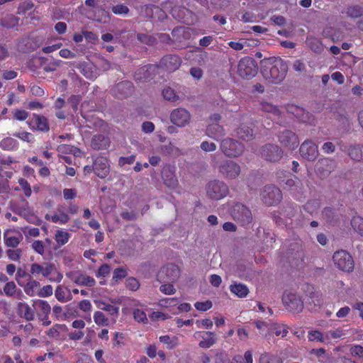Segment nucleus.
<instances>
[{"instance_id":"nucleus-1","label":"nucleus","mask_w":363,"mask_h":363,"mask_svg":"<svg viewBox=\"0 0 363 363\" xmlns=\"http://www.w3.org/2000/svg\"><path fill=\"white\" fill-rule=\"evenodd\" d=\"M287 64L281 58H268L262 61L261 73L271 84H280L286 77Z\"/></svg>"},{"instance_id":"nucleus-2","label":"nucleus","mask_w":363,"mask_h":363,"mask_svg":"<svg viewBox=\"0 0 363 363\" xmlns=\"http://www.w3.org/2000/svg\"><path fill=\"white\" fill-rule=\"evenodd\" d=\"M30 272L34 276L42 275L49 278L51 281L60 282L63 275L52 263L44 262L43 264L33 263L30 266Z\"/></svg>"},{"instance_id":"nucleus-3","label":"nucleus","mask_w":363,"mask_h":363,"mask_svg":"<svg viewBox=\"0 0 363 363\" xmlns=\"http://www.w3.org/2000/svg\"><path fill=\"white\" fill-rule=\"evenodd\" d=\"M230 214L233 220L242 226H247L253 220L251 210L241 203H236L233 206Z\"/></svg>"},{"instance_id":"nucleus-4","label":"nucleus","mask_w":363,"mask_h":363,"mask_svg":"<svg viewBox=\"0 0 363 363\" xmlns=\"http://www.w3.org/2000/svg\"><path fill=\"white\" fill-rule=\"evenodd\" d=\"M282 303L286 309L294 313H299L303 309V301L296 292L285 291L282 296Z\"/></svg>"},{"instance_id":"nucleus-5","label":"nucleus","mask_w":363,"mask_h":363,"mask_svg":"<svg viewBox=\"0 0 363 363\" xmlns=\"http://www.w3.org/2000/svg\"><path fill=\"white\" fill-rule=\"evenodd\" d=\"M237 72L242 79H250L257 74V63L253 58L245 57L239 61Z\"/></svg>"},{"instance_id":"nucleus-6","label":"nucleus","mask_w":363,"mask_h":363,"mask_svg":"<svg viewBox=\"0 0 363 363\" xmlns=\"http://www.w3.org/2000/svg\"><path fill=\"white\" fill-rule=\"evenodd\" d=\"M229 192L228 185L220 180H213L208 183L206 186L207 196L214 200H220L225 197Z\"/></svg>"},{"instance_id":"nucleus-7","label":"nucleus","mask_w":363,"mask_h":363,"mask_svg":"<svg viewBox=\"0 0 363 363\" xmlns=\"http://www.w3.org/2000/svg\"><path fill=\"white\" fill-rule=\"evenodd\" d=\"M333 260L337 268L343 272H352L354 269L353 258L346 250H341L335 252L333 256Z\"/></svg>"},{"instance_id":"nucleus-8","label":"nucleus","mask_w":363,"mask_h":363,"mask_svg":"<svg viewBox=\"0 0 363 363\" xmlns=\"http://www.w3.org/2000/svg\"><path fill=\"white\" fill-rule=\"evenodd\" d=\"M220 148L222 152L229 157H238L242 154L245 150L242 143L232 138L223 140Z\"/></svg>"},{"instance_id":"nucleus-9","label":"nucleus","mask_w":363,"mask_h":363,"mask_svg":"<svg viewBox=\"0 0 363 363\" xmlns=\"http://www.w3.org/2000/svg\"><path fill=\"white\" fill-rule=\"evenodd\" d=\"M261 196L263 202L267 206H275L282 199L281 190L273 184L265 186Z\"/></svg>"},{"instance_id":"nucleus-10","label":"nucleus","mask_w":363,"mask_h":363,"mask_svg":"<svg viewBox=\"0 0 363 363\" xmlns=\"http://www.w3.org/2000/svg\"><path fill=\"white\" fill-rule=\"evenodd\" d=\"M179 275V269L174 264H168L162 267L157 274V279L160 283L175 281Z\"/></svg>"},{"instance_id":"nucleus-11","label":"nucleus","mask_w":363,"mask_h":363,"mask_svg":"<svg viewBox=\"0 0 363 363\" xmlns=\"http://www.w3.org/2000/svg\"><path fill=\"white\" fill-rule=\"evenodd\" d=\"M262 157L271 162L279 161L283 156V151L276 145L267 144L261 148Z\"/></svg>"},{"instance_id":"nucleus-12","label":"nucleus","mask_w":363,"mask_h":363,"mask_svg":"<svg viewBox=\"0 0 363 363\" xmlns=\"http://www.w3.org/2000/svg\"><path fill=\"white\" fill-rule=\"evenodd\" d=\"M219 172L226 179H235L240 173V167L235 162L225 160L218 167Z\"/></svg>"},{"instance_id":"nucleus-13","label":"nucleus","mask_w":363,"mask_h":363,"mask_svg":"<svg viewBox=\"0 0 363 363\" xmlns=\"http://www.w3.org/2000/svg\"><path fill=\"white\" fill-rule=\"evenodd\" d=\"M279 141L286 148L294 150L298 147L299 140L295 133L284 130L278 135Z\"/></svg>"},{"instance_id":"nucleus-14","label":"nucleus","mask_w":363,"mask_h":363,"mask_svg":"<svg viewBox=\"0 0 363 363\" xmlns=\"http://www.w3.org/2000/svg\"><path fill=\"white\" fill-rule=\"evenodd\" d=\"M94 172L101 179L106 178L110 172V164L106 157L99 155L93 161Z\"/></svg>"},{"instance_id":"nucleus-15","label":"nucleus","mask_w":363,"mask_h":363,"mask_svg":"<svg viewBox=\"0 0 363 363\" xmlns=\"http://www.w3.org/2000/svg\"><path fill=\"white\" fill-rule=\"evenodd\" d=\"M191 120L190 113L184 108L174 109L170 114L171 122L178 127H184Z\"/></svg>"},{"instance_id":"nucleus-16","label":"nucleus","mask_w":363,"mask_h":363,"mask_svg":"<svg viewBox=\"0 0 363 363\" xmlns=\"http://www.w3.org/2000/svg\"><path fill=\"white\" fill-rule=\"evenodd\" d=\"M182 60L179 56L177 55H164L157 66L167 72H174L180 67Z\"/></svg>"},{"instance_id":"nucleus-17","label":"nucleus","mask_w":363,"mask_h":363,"mask_svg":"<svg viewBox=\"0 0 363 363\" xmlns=\"http://www.w3.org/2000/svg\"><path fill=\"white\" fill-rule=\"evenodd\" d=\"M301 156L308 161H314L318 156V146L310 140H305L300 147Z\"/></svg>"},{"instance_id":"nucleus-18","label":"nucleus","mask_w":363,"mask_h":363,"mask_svg":"<svg viewBox=\"0 0 363 363\" xmlns=\"http://www.w3.org/2000/svg\"><path fill=\"white\" fill-rule=\"evenodd\" d=\"M112 94L120 99H125L134 91V86L130 81H123L114 86L111 90Z\"/></svg>"},{"instance_id":"nucleus-19","label":"nucleus","mask_w":363,"mask_h":363,"mask_svg":"<svg viewBox=\"0 0 363 363\" xmlns=\"http://www.w3.org/2000/svg\"><path fill=\"white\" fill-rule=\"evenodd\" d=\"M195 339L201 338L199 343V346L203 349H208L215 345L217 342L216 334L211 331H196L194 334Z\"/></svg>"},{"instance_id":"nucleus-20","label":"nucleus","mask_w":363,"mask_h":363,"mask_svg":"<svg viewBox=\"0 0 363 363\" xmlns=\"http://www.w3.org/2000/svg\"><path fill=\"white\" fill-rule=\"evenodd\" d=\"M162 178L164 184L170 189H175L179 184L174 167L170 165L164 167L162 171Z\"/></svg>"},{"instance_id":"nucleus-21","label":"nucleus","mask_w":363,"mask_h":363,"mask_svg":"<svg viewBox=\"0 0 363 363\" xmlns=\"http://www.w3.org/2000/svg\"><path fill=\"white\" fill-rule=\"evenodd\" d=\"M157 66L155 65H147L138 68L135 74L134 79L136 82H146L153 78L152 72L155 71Z\"/></svg>"},{"instance_id":"nucleus-22","label":"nucleus","mask_w":363,"mask_h":363,"mask_svg":"<svg viewBox=\"0 0 363 363\" xmlns=\"http://www.w3.org/2000/svg\"><path fill=\"white\" fill-rule=\"evenodd\" d=\"M334 169V162L327 158L318 160L315 165V170L322 179L327 177Z\"/></svg>"},{"instance_id":"nucleus-23","label":"nucleus","mask_w":363,"mask_h":363,"mask_svg":"<svg viewBox=\"0 0 363 363\" xmlns=\"http://www.w3.org/2000/svg\"><path fill=\"white\" fill-rule=\"evenodd\" d=\"M111 145L110 138L104 134L94 135L91 140L90 146L94 150H107Z\"/></svg>"},{"instance_id":"nucleus-24","label":"nucleus","mask_w":363,"mask_h":363,"mask_svg":"<svg viewBox=\"0 0 363 363\" xmlns=\"http://www.w3.org/2000/svg\"><path fill=\"white\" fill-rule=\"evenodd\" d=\"M33 123L35 124L33 128L39 131L45 133L48 132L50 130L48 121L44 116L34 113L33 115L32 120L28 122L30 125H31Z\"/></svg>"},{"instance_id":"nucleus-25","label":"nucleus","mask_w":363,"mask_h":363,"mask_svg":"<svg viewBox=\"0 0 363 363\" xmlns=\"http://www.w3.org/2000/svg\"><path fill=\"white\" fill-rule=\"evenodd\" d=\"M71 279L79 286L92 287L96 285L95 279L88 275L77 272L70 275Z\"/></svg>"},{"instance_id":"nucleus-26","label":"nucleus","mask_w":363,"mask_h":363,"mask_svg":"<svg viewBox=\"0 0 363 363\" xmlns=\"http://www.w3.org/2000/svg\"><path fill=\"white\" fill-rule=\"evenodd\" d=\"M174 40L182 43L183 40H189L191 35L190 28L179 26L174 28L172 31Z\"/></svg>"},{"instance_id":"nucleus-27","label":"nucleus","mask_w":363,"mask_h":363,"mask_svg":"<svg viewBox=\"0 0 363 363\" xmlns=\"http://www.w3.org/2000/svg\"><path fill=\"white\" fill-rule=\"evenodd\" d=\"M206 135L216 140H219L224 136L225 130L218 123H213L207 126Z\"/></svg>"},{"instance_id":"nucleus-28","label":"nucleus","mask_w":363,"mask_h":363,"mask_svg":"<svg viewBox=\"0 0 363 363\" xmlns=\"http://www.w3.org/2000/svg\"><path fill=\"white\" fill-rule=\"evenodd\" d=\"M96 307L101 310L106 311L108 315L113 316L114 318V320L116 321V318L118 316L119 314V307L111 304L108 302H106L104 301H97L95 302Z\"/></svg>"},{"instance_id":"nucleus-29","label":"nucleus","mask_w":363,"mask_h":363,"mask_svg":"<svg viewBox=\"0 0 363 363\" xmlns=\"http://www.w3.org/2000/svg\"><path fill=\"white\" fill-rule=\"evenodd\" d=\"M235 135L243 140H251L254 138L253 129L245 123H241L235 130Z\"/></svg>"},{"instance_id":"nucleus-30","label":"nucleus","mask_w":363,"mask_h":363,"mask_svg":"<svg viewBox=\"0 0 363 363\" xmlns=\"http://www.w3.org/2000/svg\"><path fill=\"white\" fill-rule=\"evenodd\" d=\"M55 296L61 303H66L72 299V295L70 289L62 285H59L56 287Z\"/></svg>"},{"instance_id":"nucleus-31","label":"nucleus","mask_w":363,"mask_h":363,"mask_svg":"<svg viewBox=\"0 0 363 363\" xmlns=\"http://www.w3.org/2000/svg\"><path fill=\"white\" fill-rule=\"evenodd\" d=\"M17 313L26 320H32L34 318V310L27 303L19 302L17 306Z\"/></svg>"},{"instance_id":"nucleus-32","label":"nucleus","mask_w":363,"mask_h":363,"mask_svg":"<svg viewBox=\"0 0 363 363\" xmlns=\"http://www.w3.org/2000/svg\"><path fill=\"white\" fill-rule=\"evenodd\" d=\"M306 43L308 48L316 54H320L324 50V45L322 41L315 36H308L306 40Z\"/></svg>"},{"instance_id":"nucleus-33","label":"nucleus","mask_w":363,"mask_h":363,"mask_svg":"<svg viewBox=\"0 0 363 363\" xmlns=\"http://www.w3.org/2000/svg\"><path fill=\"white\" fill-rule=\"evenodd\" d=\"M348 155L353 160L363 162V145H351L348 149Z\"/></svg>"},{"instance_id":"nucleus-34","label":"nucleus","mask_w":363,"mask_h":363,"mask_svg":"<svg viewBox=\"0 0 363 363\" xmlns=\"http://www.w3.org/2000/svg\"><path fill=\"white\" fill-rule=\"evenodd\" d=\"M20 18L13 14H8L1 19L2 26L8 28H14L19 25Z\"/></svg>"},{"instance_id":"nucleus-35","label":"nucleus","mask_w":363,"mask_h":363,"mask_svg":"<svg viewBox=\"0 0 363 363\" xmlns=\"http://www.w3.org/2000/svg\"><path fill=\"white\" fill-rule=\"evenodd\" d=\"M231 293L235 294L239 298H245L249 293V289L243 284H234L230 286Z\"/></svg>"},{"instance_id":"nucleus-36","label":"nucleus","mask_w":363,"mask_h":363,"mask_svg":"<svg viewBox=\"0 0 363 363\" xmlns=\"http://www.w3.org/2000/svg\"><path fill=\"white\" fill-rule=\"evenodd\" d=\"M259 363H283V360L277 354L264 352L260 355Z\"/></svg>"},{"instance_id":"nucleus-37","label":"nucleus","mask_w":363,"mask_h":363,"mask_svg":"<svg viewBox=\"0 0 363 363\" xmlns=\"http://www.w3.org/2000/svg\"><path fill=\"white\" fill-rule=\"evenodd\" d=\"M294 116L301 122L306 123H311L314 120L313 116L301 106H298Z\"/></svg>"},{"instance_id":"nucleus-38","label":"nucleus","mask_w":363,"mask_h":363,"mask_svg":"<svg viewBox=\"0 0 363 363\" xmlns=\"http://www.w3.org/2000/svg\"><path fill=\"white\" fill-rule=\"evenodd\" d=\"M70 238L71 234H69L68 232L62 230H57L55 234L54 239L57 246L62 247L68 242Z\"/></svg>"},{"instance_id":"nucleus-39","label":"nucleus","mask_w":363,"mask_h":363,"mask_svg":"<svg viewBox=\"0 0 363 363\" xmlns=\"http://www.w3.org/2000/svg\"><path fill=\"white\" fill-rule=\"evenodd\" d=\"M21 239V235H11L10 232H5L4 233V243L9 247H16L19 245Z\"/></svg>"},{"instance_id":"nucleus-40","label":"nucleus","mask_w":363,"mask_h":363,"mask_svg":"<svg viewBox=\"0 0 363 363\" xmlns=\"http://www.w3.org/2000/svg\"><path fill=\"white\" fill-rule=\"evenodd\" d=\"M67 327L65 324H55L50 328L46 334L52 338H59L61 333L67 331Z\"/></svg>"},{"instance_id":"nucleus-41","label":"nucleus","mask_w":363,"mask_h":363,"mask_svg":"<svg viewBox=\"0 0 363 363\" xmlns=\"http://www.w3.org/2000/svg\"><path fill=\"white\" fill-rule=\"evenodd\" d=\"M128 269L126 267H117L113 272L111 279L112 284H118L122 279L128 276Z\"/></svg>"},{"instance_id":"nucleus-42","label":"nucleus","mask_w":363,"mask_h":363,"mask_svg":"<svg viewBox=\"0 0 363 363\" xmlns=\"http://www.w3.org/2000/svg\"><path fill=\"white\" fill-rule=\"evenodd\" d=\"M346 333L345 330L341 328L330 330L325 332L326 341H329L330 340H336L339 339H343Z\"/></svg>"},{"instance_id":"nucleus-43","label":"nucleus","mask_w":363,"mask_h":363,"mask_svg":"<svg viewBox=\"0 0 363 363\" xmlns=\"http://www.w3.org/2000/svg\"><path fill=\"white\" fill-rule=\"evenodd\" d=\"M350 223L352 229L363 238V218L359 216H353Z\"/></svg>"},{"instance_id":"nucleus-44","label":"nucleus","mask_w":363,"mask_h":363,"mask_svg":"<svg viewBox=\"0 0 363 363\" xmlns=\"http://www.w3.org/2000/svg\"><path fill=\"white\" fill-rule=\"evenodd\" d=\"M308 340L311 342H326L325 333L323 334L318 330H309L308 333Z\"/></svg>"},{"instance_id":"nucleus-45","label":"nucleus","mask_w":363,"mask_h":363,"mask_svg":"<svg viewBox=\"0 0 363 363\" xmlns=\"http://www.w3.org/2000/svg\"><path fill=\"white\" fill-rule=\"evenodd\" d=\"M160 341L167 345V348L172 350L176 347L179 344V339L177 337L174 336L170 337L169 335H162L160 337Z\"/></svg>"},{"instance_id":"nucleus-46","label":"nucleus","mask_w":363,"mask_h":363,"mask_svg":"<svg viewBox=\"0 0 363 363\" xmlns=\"http://www.w3.org/2000/svg\"><path fill=\"white\" fill-rule=\"evenodd\" d=\"M137 39L141 43H144L150 46L155 45L157 41V39L155 36L146 33H138L137 35Z\"/></svg>"},{"instance_id":"nucleus-47","label":"nucleus","mask_w":363,"mask_h":363,"mask_svg":"<svg viewBox=\"0 0 363 363\" xmlns=\"http://www.w3.org/2000/svg\"><path fill=\"white\" fill-rule=\"evenodd\" d=\"M36 306L38 310V315H44L45 318H48L51 311L50 304L46 301L39 300L36 303Z\"/></svg>"},{"instance_id":"nucleus-48","label":"nucleus","mask_w":363,"mask_h":363,"mask_svg":"<svg viewBox=\"0 0 363 363\" xmlns=\"http://www.w3.org/2000/svg\"><path fill=\"white\" fill-rule=\"evenodd\" d=\"M301 186L302 183L300 179L297 177L294 176L293 177L286 180L284 188L289 191H295L297 188H299Z\"/></svg>"},{"instance_id":"nucleus-49","label":"nucleus","mask_w":363,"mask_h":363,"mask_svg":"<svg viewBox=\"0 0 363 363\" xmlns=\"http://www.w3.org/2000/svg\"><path fill=\"white\" fill-rule=\"evenodd\" d=\"M0 147L3 150H13L18 147V142L16 140L8 137L0 142Z\"/></svg>"},{"instance_id":"nucleus-50","label":"nucleus","mask_w":363,"mask_h":363,"mask_svg":"<svg viewBox=\"0 0 363 363\" xmlns=\"http://www.w3.org/2000/svg\"><path fill=\"white\" fill-rule=\"evenodd\" d=\"M346 15L353 18H359L363 16V8L359 5L349 6L347 8Z\"/></svg>"},{"instance_id":"nucleus-51","label":"nucleus","mask_w":363,"mask_h":363,"mask_svg":"<svg viewBox=\"0 0 363 363\" xmlns=\"http://www.w3.org/2000/svg\"><path fill=\"white\" fill-rule=\"evenodd\" d=\"M232 363H253L252 352L247 350L244 354V357L240 354L234 356Z\"/></svg>"},{"instance_id":"nucleus-52","label":"nucleus","mask_w":363,"mask_h":363,"mask_svg":"<svg viewBox=\"0 0 363 363\" xmlns=\"http://www.w3.org/2000/svg\"><path fill=\"white\" fill-rule=\"evenodd\" d=\"M320 204V201L317 199L310 200L303 206V209L311 215H313L318 211Z\"/></svg>"},{"instance_id":"nucleus-53","label":"nucleus","mask_w":363,"mask_h":363,"mask_svg":"<svg viewBox=\"0 0 363 363\" xmlns=\"http://www.w3.org/2000/svg\"><path fill=\"white\" fill-rule=\"evenodd\" d=\"M93 318L95 323L99 326H107L109 324L108 318L100 311L94 312Z\"/></svg>"},{"instance_id":"nucleus-54","label":"nucleus","mask_w":363,"mask_h":363,"mask_svg":"<svg viewBox=\"0 0 363 363\" xmlns=\"http://www.w3.org/2000/svg\"><path fill=\"white\" fill-rule=\"evenodd\" d=\"M39 286L40 283L38 281L30 279L24 286V291L28 296H33Z\"/></svg>"},{"instance_id":"nucleus-55","label":"nucleus","mask_w":363,"mask_h":363,"mask_svg":"<svg viewBox=\"0 0 363 363\" xmlns=\"http://www.w3.org/2000/svg\"><path fill=\"white\" fill-rule=\"evenodd\" d=\"M46 218L48 220H50L52 223H60V224H65L70 219L68 214L65 213H61L60 214H54V215L51 216L50 218H48V216H47Z\"/></svg>"},{"instance_id":"nucleus-56","label":"nucleus","mask_w":363,"mask_h":363,"mask_svg":"<svg viewBox=\"0 0 363 363\" xmlns=\"http://www.w3.org/2000/svg\"><path fill=\"white\" fill-rule=\"evenodd\" d=\"M162 94L164 99L172 102L175 101L179 99V96L176 94L175 91L169 86L164 88Z\"/></svg>"},{"instance_id":"nucleus-57","label":"nucleus","mask_w":363,"mask_h":363,"mask_svg":"<svg viewBox=\"0 0 363 363\" xmlns=\"http://www.w3.org/2000/svg\"><path fill=\"white\" fill-rule=\"evenodd\" d=\"M112 12L115 15L125 16L129 13V8L123 4H116L112 6Z\"/></svg>"},{"instance_id":"nucleus-58","label":"nucleus","mask_w":363,"mask_h":363,"mask_svg":"<svg viewBox=\"0 0 363 363\" xmlns=\"http://www.w3.org/2000/svg\"><path fill=\"white\" fill-rule=\"evenodd\" d=\"M262 109L264 112L271 113L277 116L281 114V111L277 106L268 102L262 103Z\"/></svg>"},{"instance_id":"nucleus-59","label":"nucleus","mask_w":363,"mask_h":363,"mask_svg":"<svg viewBox=\"0 0 363 363\" xmlns=\"http://www.w3.org/2000/svg\"><path fill=\"white\" fill-rule=\"evenodd\" d=\"M4 294L9 296H13L17 292V287L13 281L6 282L3 288Z\"/></svg>"},{"instance_id":"nucleus-60","label":"nucleus","mask_w":363,"mask_h":363,"mask_svg":"<svg viewBox=\"0 0 363 363\" xmlns=\"http://www.w3.org/2000/svg\"><path fill=\"white\" fill-rule=\"evenodd\" d=\"M22 250L20 248L14 249V250H7L6 255L9 259L13 262H19L22 255Z\"/></svg>"},{"instance_id":"nucleus-61","label":"nucleus","mask_w":363,"mask_h":363,"mask_svg":"<svg viewBox=\"0 0 363 363\" xmlns=\"http://www.w3.org/2000/svg\"><path fill=\"white\" fill-rule=\"evenodd\" d=\"M111 270V268L109 264H103L99 267L95 275L97 278H105L110 274Z\"/></svg>"},{"instance_id":"nucleus-62","label":"nucleus","mask_w":363,"mask_h":363,"mask_svg":"<svg viewBox=\"0 0 363 363\" xmlns=\"http://www.w3.org/2000/svg\"><path fill=\"white\" fill-rule=\"evenodd\" d=\"M18 184L21 186V190L23 191L24 195L26 197H30L32 194V190L30 184L28 181L23 178H20L18 179Z\"/></svg>"},{"instance_id":"nucleus-63","label":"nucleus","mask_w":363,"mask_h":363,"mask_svg":"<svg viewBox=\"0 0 363 363\" xmlns=\"http://www.w3.org/2000/svg\"><path fill=\"white\" fill-rule=\"evenodd\" d=\"M133 314L135 320L138 321V323H146L147 322L146 313L142 309H134Z\"/></svg>"},{"instance_id":"nucleus-64","label":"nucleus","mask_w":363,"mask_h":363,"mask_svg":"<svg viewBox=\"0 0 363 363\" xmlns=\"http://www.w3.org/2000/svg\"><path fill=\"white\" fill-rule=\"evenodd\" d=\"M126 288L130 291H136L140 288V282L135 277H128L125 280Z\"/></svg>"}]
</instances>
